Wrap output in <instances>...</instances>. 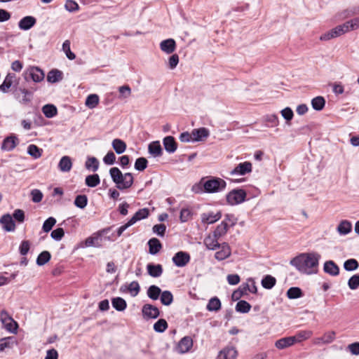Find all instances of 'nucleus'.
Listing matches in <instances>:
<instances>
[{
  "mask_svg": "<svg viewBox=\"0 0 359 359\" xmlns=\"http://www.w3.org/2000/svg\"><path fill=\"white\" fill-rule=\"evenodd\" d=\"M320 255L318 253H302L290 261L300 273L311 274L316 272Z\"/></svg>",
  "mask_w": 359,
  "mask_h": 359,
  "instance_id": "nucleus-1",
  "label": "nucleus"
},
{
  "mask_svg": "<svg viewBox=\"0 0 359 359\" xmlns=\"http://www.w3.org/2000/svg\"><path fill=\"white\" fill-rule=\"evenodd\" d=\"M226 186V183L224 180L219 177H211L206 181L201 180L198 184L193 186L192 191L196 194L217 193L224 190Z\"/></svg>",
  "mask_w": 359,
  "mask_h": 359,
  "instance_id": "nucleus-2",
  "label": "nucleus"
},
{
  "mask_svg": "<svg viewBox=\"0 0 359 359\" xmlns=\"http://www.w3.org/2000/svg\"><path fill=\"white\" fill-rule=\"evenodd\" d=\"M109 175L117 189L120 190L127 189L132 187L134 179L132 173L123 174L119 168L113 167L109 170Z\"/></svg>",
  "mask_w": 359,
  "mask_h": 359,
  "instance_id": "nucleus-3",
  "label": "nucleus"
},
{
  "mask_svg": "<svg viewBox=\"0 0 359 359\" xmlns=\"http://www.w3.org/2000/svg\"><path fill=\"white\" fill-rule=\"evenodd\" d=\"M247 194L241 189H234L229 192L226 196V202L231 205L242 203L245 201Z\"/></svg>",
  "mask_w": 359,
  "mask_h": 359,
  "instance_id": "nucleus-4",
  "label": "nucleus"
},
{
  "mask_svg": "<svg viewBox=\"0 0 359 359\" xmlns=\"http://www.w3.org/2000/svg\"><path fill=\"white\" fill-rule=\"evenodd\" d=\"M25 78L27 79L28 75L34 82L39 83L44 79V72L39 67L30 66L24 72Z\"/></svg>",
  "mask_w": 359,
  "mask_h": 359,
  "instance_id": "nucleus-5",
  "label": "nucleus"
},
{
  "mask_svg": "<svg viewBox=\"0 0 359 359\" xmlns=\"http://www.w3.org/2000/svg\"><path fill=\"white\" fill-rule=\"evenodd\" d=\"M252 170V165L249 161H245L237 165L232 170L230 171L231 175H245L250 173Z\"/></svg>",
  "mask_w": 359,
  "mask_h": 359,
  "instance_id": "nucleus-6",
  "label": "nucleus"
},
{
  "mask_svg": "<svg viewBox=\"0 0 359 359\" xmlns=\"http://www.w3.org/2000/svg\"><path fill=\"white\" fill-rule=\"evenodd\" d=\"M190 259L191 257L188 252L180 251L175 254L172 260L177 267H184L189 262Z\"/></svg>",
  "mask_w": 359,
  "mask_h": 359,
  "instance_id": "nucleus-7",
  "label": "nucleus"
},
{
  "mask_svg": "<svg viewBox=\"0 0 359 359\" xmlns=\"http://www.w3.org/2000/svg\"><path fill=\"white\" fill-rule=\"evenodd\" d=\"M336 339V332L334 331H328L323 334L322 337H316L313 339V344L321 346L332 343Z\"/></svg>",
  "mask_w": 359,
  "mask_h": 359,
  "instance_id": "nucleus-8",
  "label": "nucleus"
},
{
  "mask_svg": "<svg viewBox=\"0 0 359 359\" xmlns=\"http://www.w3.org/2000/svg\"><path fill=\"white\" fill-rule=\"evenodd\" d=\"M142 312L143 317L147 319H155L160 316V311L158 309L156 306L149 304H146L142 306Z\"/></svg>",
  "mask_w": 359,
  "mask_h": 359,
  "instance_id": "nucleus-9",
  "label": "nucleus"
},
{
  "mask_svg": "<svg viewBox=\"0 0 359 359\" xmlns=\"http://www.w3.org/2000/svg\"><path fill=\"white\" fill-rule=\"evenodd\" d=\"M0 223L2 225V228L6 231H14L15 230V222L9 214L4 215L0 218Z\"/></svg>",
  "mask_w": 359,
  "mask_h": 359,
  "instance_id": "nucleus-10",
  "label": "nucleus"
},
{
  "mask_svg": "<svg viewBox=\"0 0 359 359\" xmlns=\"http://www.w3.org/2000/svg\"><path fill=\"white\" fill-rule=\"evenodd\" d=\"M120 291L121 292H128L132 297H135L139 294L140 291V286L137 281H133L128 285H121Z\"/></svg>",
  "mask_w": 359,
  "mask_h": 359,
  "instance_id": "nucleus-11",
  "label": "nucleus"
},
{
  "mask_svg": "<svg viewBox=\"0 0 359 359\" xmlns=\"http://www.w3.org/2000/svg\"><path fill=\"white\" fill-rule=\"evenodd\" d=\"M160 48L163 52L167 54H171L176 48L175 41L172 39L163 40L160 43Z\"/></svg>",
  "mask_w": 359,
  "mask_h": 359,
  "instance_id": "nucleus-12",
  "label": "nucleus"
},
{
  "mask_svg": "<svg viewBox=\"0 0 359 359\" xmlns=\"http://www.w3.org/2000/svg\"><path fill=\"white\" fill-rule=\"evenodd\" d=\"M193 346V341L190 337H183L179 342L177 351L180 353L188 352Z\"/></svg>",
  "mask_w": 359,
  "mask_h": 359,
  "instance_id": "nucleus-13",
  "label": "nucleus"
},
{
  "mask_svg": "<svg viewBox=\"0 0 359 359\" xmlns=\"http://www.w3.org/2000/svg\"><path fill=\"white\" fill-rule=\"evenodd\" d=\"M219 248L221 250L215 253V257L217 260L222 261L231 255V251L229 245L226 243L221 244Z\"/></svg>",
  "mask_w": 359,
  "mask_h": 359,
  "instance_id": "nucleus-14",
  "label": "nucleus"
},
{
  "mask_svg": "<svg viewBox=\"0 0 359 359\" xmlns=\"http://www.w3.org/2000/svg\"><path fill=\"white\" fill-rule=\"evenodd\" d=\"M36 22V20L33 16H26L22 18L18 22V27L21 30H28L31 29Z\"/></svg>",
  "mask_w": 359,
  "mask_h": 359,
  "instance_id": "nucleus-15",
  "label": "nucleus"
},
{
  "mask_svg": "<svg viewBox=\"0 0 359 359\" xmlns=\"http://www.w3.org/2000/svg\"><path fill=\"white\" fill-rule=\"evenodd\" d=\"M221 217L222 214L220 212H217L216 213L212 212H205L201 215V221L203 223L210 224L220 219Z\"/></svg>",
  "mask_w": 359,
  "mask_h": 359,
  "instance_id": "nucleus-16",
  "label": "nucleus"
},
{
  "mask_svg": "<svg viewBox=\"0 0 359 359\" xmlns=\"http://www.w3.org/2000/svg\"><path fill=\"white\" fill-rule=\"evenodd\" d=\"M18 143V140L15 135H11L6 137L2 143L1 149L5 151L13 150Z\"/></svg>",
  "mask_w": 359,
  "mask_h": 359,
  "instance_id": "nucleus-17",
  "label": "nucleus"
},
{
  "mask_svg": "<svg viewBox=\"0 0 359 359\" xmlns=\"http://www.w3.org/2000/svg\"><path fill=\"white\" fill-rule=\"evenodd\" d=\"M219 239V238L215 236V234H210L204 239V244L208 249L214 250L220 247V244L218 242Z\"/></svg>",
  "mask_w": 359,
  "mask_h": 359,
  "instance_id": "nucleus-18",
  "label": "nucleus"
},
{
  "mask_svg": "<svg viewBox=\"0 0 359 359\" xmlns=\"http://www.w3.org/2000/svg\"><path fill=\"white\" fill-rule=\"evenodd\" d=\"M236 356L237 351L234 348L226 347L219 352L217 359H235Z\"/></svg>",
  "mask_w": 359,
  "mask_h": 359,
  "instance_id": "nucleus-19",
  "label": "nucleus"
},
{
  "mask_svg": "<svg viewBox=\"0 0 359 359\" xmlns=\"http://www.w3.org/2000/svg\"><path fill=\"white\" fill-rule=\"evenodd\" d=\"M209 130L205 128L194 129L192 135L194 142L203 141L209 136Z\"/></svg>",
  "mask_w": 359,
  "mask_h": 359,
  "instance_id": "nucleus-20",
  "label": "nucleus"
},
{
  "mask_svg": "<svg viewBox=\"0 0 359 359\" xmlns=\"http://www.w3.org/2000/svg\"><path fill=\"white\" fill-rule=\"evenodd\" d=\"M148 274L154 278L160 277L163 273V267L161 264L149 263L147 265Z\"/></svg>",
  "mask_w": 359,
  "mask_h": 359,
  "instance_id": "nucleus-21",
  "label": "nucleus"
},
{
  "mask_svg": "<svg viewBox=\"0 0 359 359\" xmlns=\"http://www.w3.org/2000/svg\"><path fill=\"white\" fill-rule=\"evenodd\" d=\"M295 344V339L294 337H287L281 338L277 340L275 343V346L278 349H284L290 347Z\"/></svg>",
  "mask_w": 359,
  "mask_h": 359,
  "instance_id": "nucleus-22",
  "label": "nucleus"
},
{
  "mask_svg": "<svg viewBox=\"0 0 359 359\" xmlns=\"http://www.w3.org/2000/svg\"><path fill=\"white\" fill-rule=\"evenodd\" d=\"M165 149L168 153H174L177 148V144L172 136H167L163 140Z\"/></svg>",
  "mask_w": 359,
  "mask_h": 359,
  "instance_id": "nucleus-23",
  "label": "nucleus"
},
{
  "mask_svg": "<svg viewBox=\"0 0 359 359\" xmlns=\"http://www.w3.org/2000/svg\"><path fill=\"white\" fill-rule=\"evenodd\" d=\"M15 75L13 73H8L6 76L3 83L0 85V91L2 93H8L9 88L11 87Z\"/></svg>",
  "mask_w": 359,
  "mask_h": 359,
  "instance_id": "nucleus-24",
  "label": "nucleus"
},
{
  "mask_svg": "<svg viewBox=\"0 0 359 359\" xmlns=\"http://www.w3.org/2000/svg\"><path fill=\"white\" fill-rule=\"evenodd\" d=\"M72 167V159L68 156H64L61 158L59 163L58 168L63 172H67L71 170Z\"/></svg>",
  "mask_w": 359,
  "mask_h": 359,
  "instance_id": "nucleus-25",
  "label": "nucleus"
},
{
  "mask_svg": "<svg viewBox=\"0 0 359 359\" xmlns=\"http://www.w3.org/2000/svg\"><path fill=\"white\" fill-rule=\"evenodd\" d=\"M149 215L148 208H142L135 212V214L128 220V222L133 225L137 221L147 218Z\"/></svg>",
  "mask_w": 359,
  "mask_h": 359,
  "instance_id": "nucleus-26",
  "label": "nucleus"
},
{
  "mask_svg": "<svg viewBox=\"0 0 359 359\" xmlns=\"http://www.w3.org/2000/svg\"><path fill=\"white\" fill-rule=\"evenodd\" d=\"M352 224L351 222L344 219L340 222L337 226V231L340 235H346L351 231Z\"/></svg>",
  "mask_w": 359,
  "mask_h": 359,
  "instance_id": "nucleus-27",
  "label": "nucleus"
},
{
  "mask_svg": "<svg viewBox=\"0 0 359 359\" xmlns=\"http://www.w3.org/2000/svg\"><path fill=\"white\" fill-rule=\"evenodd\" d=\"M324 271L331 276H337L339 273L338 266L333 261H327L324 264Z\"/></svg>",
  "mask_w": 359,
  "mask_h": 359,
  "instance_id": "nucleus-28",
  "label": "nucleus"
},
{
  "mask_svg": "<svg viewBox=\"0 0 359 359\" xmlns=\"http://www.w3.org/2000/svg\"><path fill=\"white\" fill-rule=\"evenodd\" d=\"M149 248V253L151 255L157 254L162 248V245L160 241L156 238H151L148 242Z\"/></svg>",
  "mask_w": 359,
  "mask_h": 359,
  "instance_id": "nucleus-29",
  "label": "nucleus"
},
{
  "mask_svg": "<svg viewBox=\"0 0 359 359\" xmlns=\"http://www.w3.org/2000/svg\"><path fill=\"white\" fill-rule=\"evenodd\" d=\"M18 92L22 93V97L20 95L18 97L20 99V102L23 104H27L31 102L32 93L29 90L25 88H19Z\"/></svg>",
  "mask_w": 359,
  "mask_h": 359,
  "instance_id": "nucleus-30",
  "label": "nucleus"
},
{
  "mask_svg": "<svg viewBox=\"0 0 359 359\" xmlns=\"http://www.w3.org/2000/svg\"><path fill=\"white\" fill-rule=\"evenodd\" d=\"M149 152L154 157H158L162 154V148L158 141L153 142L149 144Z\"/></svg>",
  "mask_w": 359,
  "mask_h": 359,
  "instance_id": "nucleus-31",
  "label": "nucleus"
},
{
  "mask_svg": "<svg viewBox=\"0 0 359 359\" xmlns=\"http://www.w3.org/2000/svg\"><path fill=\"white\" fill-rule=\"evenodd\" d=\"M111 145L117 154H123L126 149V144L121 139H114L112 141Z\"/></svg>",
  "mask_w": 359,
  "mask_h": 359,
  "instance_id": "nucleus-32",
  "label": "nucleus"
},
{
  "mask_svg": "<svg viewBox=\"0 0 359 359\" xmlns=\"http://www.w3.org/2000/svg\"><path fill=\"white\" fill-rule=\"evenodd\" d=\"M62 79V72L58 69H52L47 76V81L50 83H56Z\"/></svg>",
  "mask_w": 359,
  "mask_h": 359,
  "instance_id": "nucleus-33",
  "label": "nucleus"
},
{
  "mask_svg": "<svg viewBox=\"0 0 359 359\" xmlns=\"http://www.w3.org/2000/svg\"><path fill=\"white\" fill-rule=\"evenodd\" d=\"M112 306L118 311H123L126 309L127 304L121 297H114L111 299Z\"/></svg>",
  "mask_w": 359,
  "mask_h": 359,
  "instance_id": "nucleus-34",
  "label": "nucleus"
},
{
  "mask_svg": "<svg viewBox=\"0 0 359 359\" xmlns=\"http://www.w3.org/2000/svg\"><path fill=\"white\" fill-rule=\"evenodd\" d=\"M276 283V279L271 275L265 276L262 280V287L267 290L273 288Z\"/></svg>",
  "mask_w": 359,
  "mask_h": 359,
  "instance_id": "nucleus-35",
  "label": "nucleus"
},
{
  "mask_svg": "<svg viewBox=\"0 0 359 359\" xmlns=\"http://www.w3.org/2000/svg\"><path fill=\"white\" fill-rule=\"evenodd\" d=\"M161 290L159 287L156 285H151L148 290H147V296L153 299L156 300L159 298L161 294Z\"/></svg>",
  "mask_w": 359,
  "mask_h": 359,
  "instance_id": "nucleus-36",
  "label": "nucleus"
},
{
  "mask_svg": "<svg viewBox=\"0 0 359 359\" xmlns=\"http://www.w3.org/2000/svg\"><path fill=\"white\" fill-rule=\"evenodd\" d=\"M42 111L46 117L53 118L56 116L57 110L53 104H46L43 107Z\"/></svg>",
  "mask_w": 359,
  "mask_h": 359,
  "instance_id": "nucleus-37",
  "label": "nucleus"
},
{
  "mask_svg": "<svg viewBox=\"0 0 359 359\" xmlns=\"http://www.w3.org/2000/svg\"><path fill=\"white\" fill-rule=\"evenodd\" d=\"M325 104V100L323 97L318 96L312 99L311 105L312 107L316 111L322 110Z\"/></svg>",
  "mask_w": 359,
  "mask_h": 359,
  "instance_id": "nucleus-38",
  "label": "nucleus"
},
{
  "mask_svg": "<svg viewBox=\"0 0 359 359\" xmlns=\"http://www.w3.org/2000/svg\"><path fill=\"white\" fill-rule=\"evenodd\" d=\"M100 163L95 157H88L86 161V168L93 172L97 170Z\"/></svg>",
  "mask_w": 359,
  "mask_h": 359,
  "instance_id": "nucleus-39",
  "label": "nucleus"
},
{
  "mask_svg": "<svg viewBox=\"0 0 359 359\" xmlns=\"http://www.w3.org/2000/svg\"><path fill=\"white\" fill-rule=\"evenodd\" d=\"M86 184L89 187H95L100 183V179L97 174L90 175L86 177Z\"/></svg>",
  "mask_w": 359,
  "mask_h": 359,
  "instance_id": "nucleus-40",
  "label": "nucleus"
},
{
  "mask_svg": "<svg viewBox=\"0 0 359 359\" xmlns=\"http://www.w3.org/2000/svg\"><path fill=\"white\" fill-rule=\"evenodd\" d=\"M251 305L246 301L241 300L236 305V311L241 313H247L250 311Z\"/></svg>",
  "mask_w": 359,
  "mask_h": 359,
  "instance_id": "nucleus-41",
  "label": "nucleus"
},
{
  "mask_svg": "<svg viewBox=\"0 0 359 359\" xmlns=\"http://www.w3.org/2000/svg\"><path fill=\"white\" fill-rule=\"evenodd\" d=\"M221 309V302L217 297H212L209 300L207 309L210 311H217Z\"/></svg>",
  "mask_w": 359,
  "mask_h": 359,
  "instance_id": "nucleus-42",
  "label": "nucleus"
},
{
  "mask_svg": "<svg viewBox=\"0 0 359 359\" xmlns=\"http://www.w3.org/2000/svg\"><path fill=\"white\" fill-rule=\"evenodd\" d=\"M43 150L35 144H30L27 147V153L29 155L36 159L41 156Z\"/></svg>",
  "mask_w": 359,
  "mask_h": 359,
  "instance_id": "nucleus-43",
  "label": "nucleus"
},
{
  "mask_svg": "<svg viewBox=\"0 0 359 359\" xmlns=\"http://www.w3.org/2000/svg\"><path fill=\"white\" fill-rule=\"evenodd\" d=\"M51 258L50 253L48 251H43L41 252L36 259V264L43 266L50 261Z\"/></svg>",
  "mask_w": 359,
  "mask_h": 359,
  "instance_id": "nucleus-44",
  "label": "nucleus"
},
{
  "mask_svg": "<svg viewBox=\"0 0 359 359\" xmlns=\"http://www.w3.org/2000/svg\"><path fill=\"white\" fill-rule=\"evenodd\" d=\"M313 335V332L311 330H304L299 332L295 336H292L295 339V343L301 342L310 338Z\"/></svg>",
  "mask_w": 359,
  "mask_h": 359,
  "instance_id": "nucleus-45",
  "label": "nucleus"
},
{
  "mask_svg": "<svg viewBox=\"0 0 359 359\" xmlns=\"http://www.w3.org/2000/svg\"><path fill=\"white\" fill-rule=\"evenodd\" d=\"M161 302L165 306H169L173 301V296L168 290H165L161 294Z\"/></svg>",
  "mask_w": 359,
  "mask_h": 359,
  "instance_id": "nucleus-46",
  "label": "nucleus"
},
{
  "mask_svg": "<svg viewBox=\"0 0 359 359\" xmlns=\"http://www.w3.org/2000/svg\"><path fill=\"white\" fill-rule=\"evenodd\" d=\"M359 267V263L355 259H349L344 262V268L346 271H353Z\"/></svg>",
  "mask_w": 359,
  "mask_h": 359,
  "instance_id": "nucleus-47",
  "label": "nucleus"
},
{
  "mask_svg": "<svg viewBox=\"0 0 359 359\" xmlns=\"http://www.w3.org/2000/svg\"><path fill=\"white\" fill-rule=\"evenodd\" d=\"M303 296V292L299 287H292L287 291V297L289 299H297Z\"/></svg>",
  "mask_w": 359,
  "mask_h": 359,
  "instance_id": "nucleus-48",
  "label": "nucleus"
},
{
  "mask_svg": "<svg viewBox=\"0 0 359 359\" xmlns=\"http://www.w3.org/2000/svg\"><path fill=\"white\" fill-rule=\"evenodd\" d=\"M99 103V97L96 94H91L88 95L86 100V105L90 108H95Z\"/></svg>",
  "mask_w": 359,
  "mask_h": 359,
  "instance_id": "nucleus-49",
  "label": "nucleus"
},
{
  "mask_svg": "<svg viewBox=\"0 0 359 359\" xmlns=\"http://www.w3.org/2000/svg\"><path fill=\"white\" fill-rule=\"evenodd\" d=\"M332 29L336 38L350 32L346 22L339 25Z\"/></svg>",
  "mask_w": 359,
  "mask_h": 359,
  "instance_id": "nucleus-50",
  "label": "nucleus"
},
{
  "mask_svg": "<svg viewBox=\"0 0 359 359\" xmlns=\"http://www.w3.org/2000/svg\"><path fill=\"white\" fill-rule=\"evenodd\" d=\"M88 203V198L86 195H78L74 200V205L81 209H83Z\"/></svg>",
  "mask_w": 359,
  "mask_h": 359,
  "instance_id": "nucleus-51",
  "label": "nucleus"
},
{
  "mask_svg": "<svg viewBox=\"0 0 359 359\" xmlns=\"http://www.w3.org/2000/svg\"><path fill=\"white\" fill-rule=\"evenodd\" d=\"M229 227L227 226V224L221 222V224H219L215 229V230L213 231V234H215V236L221 238L222 236H224L226 233Z\"/></svg>",
  "mask_w": 359,
  "mask_h": 359,
  "instance_id": "nucleus-52",
  "label": "nucleus"
},
{
  "mask_svg": "<svg viewBox=\"0 0 359 359\" xmlns=\"http://www.w3.org/2000/svg\"><path fill=\"white\" fill-rule=\"evenodd\" d=\"M168 328V323L165 319H159L154 325V330L156 332H163Z\"/></svg>",
  "mask_w": 359,
  "mask_h": 359,
  "instance_id": "nucleus-53",
  "label": "nucleus"
},
{
  "mask_svg": "<svg viewBox=\"0 0 359 359\" xmlns=\"http://www.w3.org/2000/svg\"><path fill=\"white\" fill-rule=\"evenodd\" d=\"M62 50L65 53L66 56L68 59L72 60L75 59L76 55L74 53L71 51L70 49V41L69 40H66L64 41L62 44Z\"/></svg>",
  "mask_w": 359,
  "mask_h": 359,
  "instance_id": "nucleus-54",
  "label": "nucleus"
},
{
  "mask_svg": "<svg viewBox=\"0 0 359 359\" xmlns=\"http://www.w3.org/2000/svg\"><path fill=\"white\" fill-rule=\"evenodd\" d=\"M148 161L144 157H140L136 159L135 163V168L139 171L144 170L147 167Z\"/></svg>",
  "mask_w": 359,
  "mask_h": 359,
  "instance_id": "nucleus-55",
  "label": "nucleus"
},
{
  "mask_svg": "<svg viewBox=\"0 0 359 359\" xmlns=\"http://www.w3.org/2000/svg\"><path fill=\"white\" fill-rule=\"evenodd\" d=\"M56 223V219L53 217H48L43 224V226H42V229L44 232H49L52 228L53 227V226Z\"/></svg>",
  "mask_w": 359,
  "mask_h": 359,
  "instance_id": "nucleus-56",
  "label": "nucleus"
},
{
  "mask_svg": "<svg viewBox=\"0 0 359 359\" xmlns=\"http://www.w3.org/2000/svg\"><path fill=\"white\" fill-rule=\"evenodd\" d=\"M348 285L351 290H356L359 287V274L352 276L348 281Z\"/></svg>",
  "mask_w": 359,
  "mask_h": 359,
  "instance_id": "nucleus-57",
  "label": "nucleus"
},
{
  "mask_svg": "<svg viewBox=\"0 0 359 359\" xmlns=\"http://www.w3.org/2000/svg\"><path fill=\"white\" fill-rule=\"evenodd\" d=\"M120 98H128L131 95V88L128 85H124L118 88Z\"/></svg>",
  "mask_w": 359,
  "mask_h": 359,
  "instance_id": "nucleus-58",
  "label": "nucleus"
},
{
  "mask_svg": "<svg viewBox=\"0 0 359 359\" xmlns=\"http://www.w3.org/2000/svg\"><path fill=\"white\" fill-rule=\"evenodd\" d=\"M237 222V218L232 214H226L224 216V220L222 223H225L227 224V226L229 228L230 226H234Z\"/></svg>",
  "mask_w": 359,
  "mask_h": 359,
  "instance_id": "nucleus-59",
  "label": "nucleus"
},
{
  "mask_svg": "<svg viewBox=\"0 0 359 359\" xmlns=\"http://www.w3.org/2000/svg\"><path fill=\"white\" fill-rule=\"evenodd\" d=\"M4 327L11 333H17V330L18 328V325L17 322H15L13 319L11 321H8V323H5L3 324Z\"/></svg>",
  "mask_w": 359,
  "mask_h": 359,
  "instance_id": "nucleus-60",
  "label": "nucleus"
},
{
  "mask_svg": "<svg viewBox=\"0 0 359 359\" xmlns=\"http://www.w3.org/2000/svg\"><path fill=\"white\" fill-rule=\"evenodd\" d=\"M65 236V231L62 228H57L56 229L53 230L51 233L50 236L51 238L57 241H60Z\"/></svg>",
  "mask_w": 359,
  "mask_h": 359,
  "instance_id": "nucleus-61",
  "label": "nucleus"
},
{
  "mask_svg": "<svg viewBox=\"0 0 359 359\" xmlns=\"http://www.w3.org/2000/svg\"><path fill=\"white\" fill-rule=\"evenodd\" d=\"M30 195L32 196V201L34 203H39L43 198V193L39 189H33L31 191Z\"/></svg>",
  "mask_w": 359,
  "mask_h": 359,
  "instance_id": "nucleus-62",
  "label": "nucleus"
},
{
  "mask_svg": "<svg viewBox=\"0 0 359 359\" xmlns=\"http://www.w3.org/2000/svg\"><path fill=\"white\" fill-rule=\"evenodd\" d=\"M280 114L287 122H290L294 116V113L290 107H285L282 109Z\"/></svg>",
  "mask_w": 359,
  "mask_h": 359,
  "instance_id": "nucleus-63",
  "label": "nucleus"
},
{
  "mask_svg": "<svg viewBox=\"0 0 359 359\" xmlns=\"http://www.w3.org/2000/svg\"><path fill=\"white\" fill-rule=\"evenodd\" d=\"M346 22L348 25L350 32L359 29V16L346 21Z\"/></svg>",
  "mask_w": 359,
  "mask_h": 359,
  "instance_id": "nucleus-64",
  "label": "nucleus"
}]
</instances>
